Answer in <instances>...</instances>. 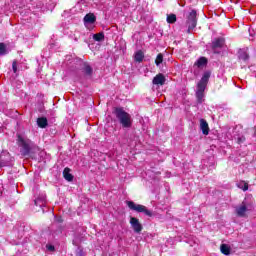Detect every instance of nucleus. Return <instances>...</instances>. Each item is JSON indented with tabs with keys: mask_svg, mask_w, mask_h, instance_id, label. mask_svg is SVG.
<instances>
[{
	"mask_svg": "<svg viewBox=\"0 0 256 256\" xmlns=\"http://www.w3.org/2000/svg\"><path fill=\"white\" fill-rule=\"evenodd\" d=\"M12 69H13L14 73H17V61H15V60L12 63Z\"/></svg>",
	"mask_w": 256,
	"mask_h": 256,
	"instance_id": "4be33fe9",
	"label": "nucleus"
},
{
	"mask_svg": "<svg viewBox=\"0 0 256 256\" xmlns=\"http://www.w3.org/2000/svg\"><path fill=\"white\" fill-rule=\"evenodd\" d=\"M1 167H5V162H3V160H1V155H0V169Z\"/></svg>",
	"mask_w": 256,
	"mask_h": 256,
	"instance_id": "393cba45",
	"label": "nucleus"
},
{
	"mask_svg": "<svg viewBox=\"0 0 256 256\" xmlns=\"http://www.w3.org/2000/svg\"><path fill=\"white\" fill-rule=\"evenodd\" d=\"M200 129L203 133V135H209V123H207V120L205 119H200Z\"/></svg>",
	"mask_w": 256,
	"mask_h": 256,
	"instance_id": "1a4fd4ad",
	"label": "nucleus"
},
{
	"mask_svg": "<svg viewBox=\"0 0 256 256\" xmlns=\"http://www.w3.org/2000/svg\"><path fill=\"white\" fill-rule=\"evenodd\" d=\"M114 115H116V118L118 119L120 125H122L124 129H129L133 125V122L131 121V114L124 111L123 108H115Z\"/></svg>",
	"mask_w": 256,
	"mask_h": 256,
	"instance_id": "f03ea898",
	"label": "nucleus"
},
{
	"mask_svg": "<svg viewBox=\"0 0 256 256\" xmlns=\"http://www.w3.org/2000/svg\"><path fill=\"white\" fill-rule=\"evenodd\" d=\"M0 55H7V46L5 43H0Z\"/></svg>",
	"mask_w": 256,
	"mask_h": 256,
	"instance_id": "aec40b11",
	"label": "nucleus"
},
{
	"mask_svg": "<svg viewBox=\"0 0 256 256\" xmlns=\"http://www.w3.org/2000/svg\"><path fill=\"white\" fill-rule=\"evenodd\" d=\"M63 177L66 181H69V182L73 181L74 176L73 174H71V169L69 167L64 168Z\"/></svg>",
	"mask_w": 256,
	"mask_h": 256,
	"instance_id": "9d476101",
	"label": "nucleus"
},
{
	"mask_svg": "<svg viewBox=\"0 0 256 256\" xmlns=\"http://www.w3.org/2000/svg\"><path fill=\"white\" fill-rule=\"evenodd\" d=\"M166 21H167V23H169L170 25H173V23H177V15H175V14H169V15H167Z\"/></svg>",
	"mask_w": 256,
	"mask_h": 256,
	"instance_id": "6ab92c4d",
	"label": "nucleus"
},
{
	"mask_svg": "<svg viewBox=\"0 0 256 256\" xmlns=\"http://www.w3.org/2000/svg\"><path fill=\"white\" fill-rule=\"evenodd\" d=\"M134 59L137 63H142L143 59H145V54H143V51L139 50L135 53Z\"/></svg>",
	"mask_w": 256,
	"mask_h": 256,
	"instance_id": "2eb2a0df",
	"label": "nucleus"
},
{
	"mask_svg": "<svg viewBox=\"0 0 256 256\" xmlns=\"http://www.w3.org/2000/svg\"><path fill=\"white\" fill-rule=\"evenodd\" d=\"M223 47H225V38L218 37L213 39L211 49L214 53H217V49H223Z\"/></svg>",
	"mask_w": 256,
	"mask_h": 256,
	"instance_id": "423d86ee",
	"label": "nucleus"
},
{
	"mask_svg": "<svg viewBox=\"0 0 256 256\" xmlns=\"http://www.w3.org/2000/svg\"><path fill=\"white\" fill-rule=\"evenodd\" d=\"M126 204L131 211H136V213H144L146 217H153V211L146 208L145 205L136 204L133 201H127Z\"/></svg>",
	"mask_w": 256,
	"mask_h": 256,
	"instance_id": "20e7f679",
	"label": "nucleus"
},
{
	"mask_svg": "<svg viewBox=\"0 0 256 256\" xmlns=\"http://www.w3.org/2000/svg\"><path fill=\"white\" fill-rule=\"evenodd\" d=\"M208 60L206 57H200L195 63V67H198L200 69V67H205V65H207Z\"/></svg>",
	"mask_w": 256,
	"mask_h": 256,
	"instance_id": "ddd939ff",
	"label": "nucleus"
},
{
	"mask_svg": "<svg viewBox=\"0 0 256 256\" xmlns=\"http://www.w3.org/2000/svg\"><path fill=\"white\" fill-rule=\"evenodd\" d=\"M46 249H47L48 251H55V246H53V245H51V244H47V245H46Z\"/></svg>",
	"mask_w": 256,
	"mask_h": 256,
	"instance_id": "5701e85b",
	"label": "nucleus"
},
{
	"mask_svg": "<svg viewBox=\"0 0 256 256\" xmlns=\"http://www.w3.org/2000/svg\"><path fill=\"white\" fill-rule=\"evenodd\" d=\"M95 21H97V17L93 13H88L84 16V23H90L91 25H93Z\"/></svg>",
	"mask_w": 256,
	"mask_h": 256,
	"instance_id": "9b49d317",
	"label": "nucleus"
},
{
	"mask_svg": "<svg viewBox=\"0 0 256 256\" xmlns=\"http://www.w3.org/2000/svg\"><path fill=\"white\" fill-rule=\"evenodd\" d=\"M238 141H240V142H241V141H242V140H241V138H239V139H238Z\"/></svg>",
	"mask_w": 256,
	"mask_h": 256,
	"instance_id": "cd10ccee",
	"label": "nucleus"
},
{
	"mask_svg": "<svg viewBox=\"0 0 256 256\" xmlns=\"http://www.w3.org/2000/svg\"><path fill=\"white\" fill-rule=\"evenodd\" d=\"M37 201H39V200H35V201H34V204H35V205H37Z\"/></svg>",
	"mask_w": 256,
	"mask_h": 256,
	"instance_id": "bb28decb",
	"label": "nucleus"
},
{
	"mask_svg": "<svg viewBox=\"0 0 256 256\" xmlns=\"http://www.w3.org/2000/svg\"><path fill=\"white\" fill-rule=\"evenodd\" d=\"M93 39L94 41H105V33L104 32H99L93 35Z\"/></svg>",
	"mask_w": 256,
	"mask_h": 256,
	"instance_id": "f3484780",
	"label": "nucleus"
},
{
	"mask_svg": "<svg viewBox=\"0 0 256 256\" xmlns=\"http://www.w3.org/2000/svg\"><path fill=\"white\" fill-rule=\"evenodd\" d=\"M163 63V54L159 53L155 59V65L159 66Z\"/></svg>",
	"mask_w": 256,
	"mask_h": 256,
	"instance_id": "412c9836",
	"label": "nucleus"
},
{
	"mask_svg": "<svg viewBox=\"0 0 256 256\" xmlns=\"http://www.w3.org/2000/svg\"><path fill=\"white\" fill-rule=\"evenodd\" d=\"M185 19V25L188 27L187 33H191L197 27V10L192 9L190 12H186Z\"/></svg>",
	"mask_w": 256,
	"mask_h": 256,
	"instance_id": "7ed1b4c3",
	"label": "nucleus"
},
{
	"mask_svg": "<svg viewBox=\"0 0 256 256\" xmlns=\"http://www.w3.org/2000/svg\"><path fill=\"white\" fill-rule=\"evenodd\" d=\"M130 225L134 233H141V231H143V224H141V222H139V220L133 216L130 217Z\"/></svg>",
	"mask_w": 256,
	"mask_h": 256,
	"instance_id": "0eeeda50",
	"label": "nucleus"
},
{
	"mask_svg": "<svg viewBox=\"0 0 256 256\" xmlns=\"http://www.w3.org/2000/svg\"><path fill=\"white\" fill-rule=\"evenodd\" d=\"M243 59H244V61H247V59H249V55L245 54Z\"/></svg>",
	"mask_w": 256,
	"mask_h": 256,
	"instance_id": "a878e982",
	"label": "nucleus"
},
{
	"mask_svg": "<svg viewBox=\"0 0 256 256\" xmlns=\"http://www.w3.org/2000/svg\"><path fill=\"white\" fill-rule=\"evenodd\" d=\"M211 78V72L206 71L202 75V78L197 84V91H196V99L197 103H203V97H205V89H207V84L209 83V79Z\"/></svg>",
	"mask_w": 256,
	"mask_h": 256,
	"instance_id": "f257e3e1",
	"label": "nucleus"
},
{
	"mask_svg": "<svg viewBox=\"0 0 256 256\" xmlns=\"http://www.w3.org/2000/svg\"><path fill=\"white\" fill-rule=\"evenodd\" d=\"M243 191H249V184L247 182L244 183V186L242 187Z\"/></svg>",
	"mask_w": 256,
	"mask_h": 256,
	"instance_id": "b1692460",
	"label": "nucleus"
},
{
	"mask_svg": "<svg viewBox=\"0 0 256 256\" xmlns=\"http://www.w3.org/2000/svg\"><path fill=\"white\" fill-rule=\"evenodd\" d=\"M165 81V75L159 73L153 78L152 83L153 85H165Z\"/></svg>",
	"mask_w": 256,
	"mask_h": 256,
	"instance_id": "6e6552de",
	"label": "nucleus"
},
{
	"mask_svg": "<svg viewBox=\"0 0 256 256\" xmlns=\"http://www.w3.org/2000/svg\"><path fill=\"white\" fill-rule=\"evenodd\" d=\"M220 251L223 255H230L231 254V248L227 246V244H222L220 246Z\"/></svg>",
	"mask_w": 256,
	"mask_h": 256,
	"instance_id": "a211bd4d",
	"label": "nucleus"
},
{
	"mask_svg": "<svg viewBox=\"0 0 256 256\" xmlns=\"http://www.w3.org/2000/svg\"><path fill=\"white\" fill-rule=\"evenodd\" d=\"M236 213L238 217H245V213H247V206H240L238 209H236Z\"/></svg>",
	"mask_w": 256,
	"mask_h": 256,
	"instance_id": "dca6fc26",
	"label": "nucleus"
},
{
	"mask_svg": "<svg viewBox=\"0 0 256 256\" xmlns=\"http://www.w3.org/2000/svg\"><path fill=\"white\" fill-rule=\"evenodd\" d=\"M37 125L40 127V129H45L47 125H49V121L46 117H40L37 119Z\"/></svg>",
	"mask_w": 256,
	"mask_h": 256,
	"instance_id": "f8f14e48",
	"label": "nucleus"
},
{
	"mask_svg": "<svg viewBox=\"0 0 256 256\" xmlns=\"http://www.w3.org/2000/svg\"><path fill=\"white\" fill-rule=\"evenodd\" d=\"M17 137V142L20 147L22 157H29V155H31V145L21 137V134H18Z\"/></svg>",
	"mask_w": 256,
	"mask_h": 256,
	"instance_id": "39448f33",
	"label": "nucleus"
},
{
	"mask_svg": "<svg viewBox=\"0 0 256 256\" xmlns=\"http://www.w3.org/2000/svg\"><path fill=\"white\" fill-rule=\"evenodd\" d=\"M82 71L88 77H91V75H93V68L91 67V65H89L87 63L84 64V67H83Z\"/></svg>",
	"mask_w": 256,
	"mask_h": 256,
	"instance_id": "4468645a",
	"label": "nucleus"
}]
</instances>
